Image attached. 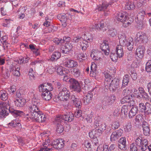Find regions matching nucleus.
Masks as SVG:
<instances>
[{"label": "nucleus", "instance_id": "33", "mask_svg": "<svg viewBox=\"0 0 151 151\" xmlns=\"http://www.w3.org/2000/svg\"><path fill=\"white\" fill-rule=\"evenodd\" d=\"M9 124L12 127H17L19 129H21L22 128L21 124V123L19 120L16 119L12 121Z\"/></svg>", "mask_w": 151, "mask_h": 151}, {"label": "nucleus", "instance_id": "7", "mask_svg": "<svg viewBox=\"0 0 151 151\" xmlns=\"http://www.w3.org/2000/svg\"><path fill=\"white\" fill-rule=\"evenodd\" d=\"M58 95L60 99L66 101L70 97V92L67 90L66 88H63L59 92Z\"/></svg>", "mask_w": 151, "mask_h": 151}, {"label": "nucleus", "instance_id": "52", "mask_svg": "<svg viewBox=\"0 0 151 151\" xmlns=\"http://www.w3.org/2000/svg\"><path fill=\"white\" fill-rule=\"evenodd\" d=\"M145 69L147 72H151V60H148L147 62Z\"/></svg>", "mask_w": 151, "mask_h": 151}, {"label": "nucleus", "instance_id": "12", "mask_svg": "<svg viewBox=\"0 0 151 151\" xmlns=\"http://www.w3.org/2000/svg\"><path fill=\"white\" fill-rule=\"evenodd\" d=\"M64 142L62 139L54 140L52 143V146L56 149H60L63 147Z\"/></svg>", "mask_w": 151, "mask_h": 151}, {"label": "nucleus", "instance_id": "47", "mask_svg": "<svg viewBox=\"0 0 151 151\" xmlns=\"http://www.w3.org/2000/svg\"><path fill=\"white\" fill-rule=\"evenodd\" d=\"M42 113V112L40 111V110H39V111L37 112H35V113H32L29 116V117L30 118L32 119H33L35 120V118L37 117L40 114Z\"/></svg>", "mask_w": 151, "mask_h": 151}, {"label": "nucleus", "instance_id": "40", "mask_svg": "<svg viewBox=\"0 0 151 151\" xmlns=\"http://www.w3.org/2000/svg\"><path fill=\"white\" fill-rule=\"evenodd\" d=\"M46 119V118L45 115H43L42 113L36 118L34 120L39 122H42L45 121Z\"/></svg>", "mask_w": 151, "mask_h": 151}, {"label": "nucleus", "instance_id": "48", "mask_svg": "<svg viewBox=\"0 0 151 151\" xmlns=\"http://www.w3.org/2000/svg\"><path fill=\"white\" fill-rule=\"evenodd\" d=\"M85 37L84 39L89 41L90 42H92L93 40V37L92 35L90 33H86L84 34Z\"/></svg>", "mask_w": 151, "mask_h": 151}, {"label": "nucleus", "instance_id": "35", "mask_svg": "<svg viewBox=\"0 0 151 151\" xmlns=\"http://www.w3.org/2000/svg\"><path fill=\"white\" fill-rule=\"evenodd\" d=\"M65 64L68 68H73L77 66V62L72 60H70L68 62H65Z\"/></svg>", "mask_w": 151, "mask_h": 151}, {"label": "nucleus", "instance_id": "11", "mask_svg": "<svg viewBox=\"0 0 151 151\" xmlns=\"http://www.w3.org/2000/svg\"><path fill=\"white\" fill-rule=\"evenodd\" d=\"M102 53L100 52L93 49L91 52L90 56L94 60H101V57Z\"/></svg>", "mask_w": 151, "mask_h": 151}, {"label": "nucleus", "instance_id": "23", "mask_svg": "<svg viewBox=\"0 0 151 151\" xmlns=\"http://www.w3.org/2000/svg\"><path fill=\"white\" fill-rule=\"evenodd\" d=\"M14 101L15 106L18 107H23L26 103L25 99L23 98L17 99Z\"/></svg>", "mask_w": 151, "mask_h": 151}, {"label": "nucleus", "instance_id": "2", "mask_svg": "<svg viewBox=\"0 0 151 151\" xmlns=\"http://www.w3.org/2000/svg\"><path fill=\"white\" fill-rule=\"evenodd\" d=\"M93 127L95 128L89 133V137L92 139H95L102 133L106 129V125L104 124L95 121Z\"/></svg>", "mask_w": 151, "mask_h": 151}, {"label": "nucleus", "instance_id": "4", "mask_svg": "<svg viewBox=\"0 0 151 151\" xmlns=\"http://www.w3.org/2000/svg\"><path fill=\"white\" fill-rule=\"evenodd\" d=\"M148 106L150 104L148 102H146L145 104L142 102L140 103L139 105V108L141 112H144L145 115H148L151 113V108Z\"/></svg>", "mask_w": 151, "mask_h": 151}, {"label": "nucleus", "instance_id": "55", "mask_svg": "<svg viewBox=\"0 0 151 151\" xmlns=\"http://www.w3.org/2000/svg\"><path fill=\"white\" fill-rule=\"evenodd\" d=\"M108 33L109 35L112 37H114L117 34V32L114 29L109 30L108 31Z\"/></svg>", "mask_w": 151, "mask_h": 151}, {"label": "nucleus", "instance_id": "32", "mask_svg": "<svg viewBox=\"0 0 151 151\" xmlns=\"http://www.w3.org/2000/svg\"><path fill=\"white\" fill-rule=\"evenodd\" d=\"M19 70L20 69L18 67L16 68L12 66L10 67L9 71L10 72H13L12 74L14 76H19L20 75Z\"/></svg>", "mask_w": 151, "mask_h": 151}, {"label": "nucleus", "instance_id": "29", "mask_svg": "<svg viewBox=\"0 0 151 151\" xmlns=\"http://www.w3.org/2000/svg\"><path fill=\"white\" fill-rule=\"evenodd\" d=\"M73 47V45L70 43V42H67L65 44L64 47L61 52L64 53H68L69 51L71 50Z\"/></svg>", "mask_w": 151, "mask_h": 151}, {"label": "nucleus", "instance_id": "36", "mask_svg": "<svg viewBox=\"0 0 151 151\" xmlns=\"http://www.w3.org/2000/svg\"><path fill=\"white\" fill-rule=\"evenodd\" d=\"M82 50L85 51L88 47V42L85 40L81 41L79 43Z\"/></svg>", "mask_w": 151, "mask_h": 151}, {"label": "nucleus", "instance_id": "38", "mask_svg": "<svg viewBox=\"0 0 151 151\" xmlns=\"http://www.w3.org/2000/svg\"><path fill=\"white\" fill-rule=\"evenodd\" d=\"M130 107L129 105H123L121 109V113L122 114H124L125 116H127L129 109Z\"/></svg>", "mask_w": 151, "mask_h": 151}, {"label": "nucleus", "instance_id": "41", "mask_svg": "<svg viewBox=\"0 0 151 151\" xmlns=\"http://www.w3.org/2000/svg\"><path fill=\"white\" fill-rule=\"evenodd\" d=\"M124 8L125 9L133 10L134 8V5L132 2L129 1L126 3Z\"/></svg>", "mask_w": 151, "mask_h": 151}, {"label": "nucleus", "instance_id": "61", "mask_svg": "<svg viewBox=\"0 0 151 151\" xmlns=\"http://www.w3.org/2000/svg\"><path fill=\"white\" fill-rule=\"evenodd\" d=\"M127 18H126V19H125V20H123V22H122L123 23V26L125 27H127L131 24V23L128 21V20H127Z\"/></svg>", "mask_w": 151, "mask_h": 151}, {"label": "nucleus", "instance_id": "54", "mask_svg": "<svg viewBox=\"0 0 151 151\" xmlns=\"http://www.w3.org/2000/svg\"><path fill=\"white\" fill-rule=\"evenodd\" d=\"M104 76L105 77V81L107 82H110L112 80H113L110 75L107 72L104 73Z\"/></svg>", "mask_w": 151, "mask_h": 151}, {"label": "nucleus", "instance_id": "6", "mask_svg": "<svg viewBox=\"0 0 151 151\" xmlns=\"http://www.w3.org/2000/svg\"><path fill=\"white\" fill-rule=\"evenodd\" d=\"M120 45L126 46L129 50H132L133 48V39L132 37H129L128 40L126 39L123 40L122 42H119Z\"/></svg>", "mask_w": 151, "mask_h": 151}, {"label": "nucleus", "instance_id": "14", "mask_svg": "<svg viewBox=\"0 0 151 151\" xmlns=\"http://www.w3.org/2000/svg\"><path fill=\"white\" fill-rule=\"evenodd\" d=\"M119 84V81L116 78L112 80L109 84V89L111 91H114L118 88Z\"/></svg>", "mask_w": 151, "mask_h": 151}, {"label": "nucleus", "instance_id": "39", "mask_svg": "<svg viewBox=\"0 0 151 151\" xmlns=\"http://www.w3.org/2000/svg\"><path fill=\"white\" fill-rule=\"evenodd\" d=\"M43 147H42L40 149L41 150L42 149H50L49 150H48V151L51 150L52 148H50L48 147L50 145L52 146V143L50 142V140L49 138H47V140L45 141V142H44L43 144Z\"/></svg>", "mask_w": 151, "mask_h": 151}, {"label": "nucleus", "instance_id": "5", "mask_svg": "<svg viewBox=\"0 0 151 151\" xmlns=\"http://www.w3.org/2000/svg\"><path fill=\"white\" fill-rule=\"evenodd\" d=\"M69 82L70 83V87L73 91L79 92L81 91V87L78 82L73 78H70Z\"/></svg>", "mask_w": 151, "mask_h": 151}, {"label": "nucleus", "instance_id": "56", "mask_svg": "<svg viewBox=\"0 0 151 151\" xmlns=\"http://www.w3.org/2000/svg\"><path fill=\"white\" fill-rule=\"evenodd\" d=\"M119 126V122L117 121H115L113 122L111 124L112 128L114 129H115L118 128Z\"/></svg>", "mask_w": 151, "mask_h": 151}, {"label": "nucleus", "instance_id": "60", "mask_svg": "<svg viewBox=\"0 0 151 151\" xmlns=\"http://www.w3.org/2000/svg\"><path fill=\"white\" fill-rule=\"evenodd\" d=\"M45 86L47 88V90L48 91H50L53 90V88L52 86V85L50 83H45Z\"/></svg>", "mask_w": 151, "mask_h": 151}, {"label": "nucleus", "instance_id": "21", "mask_svg": "<svg viewBox=\"0 0 151 151\" xmlns=\"http://www.w3.org/2000/svg\"><path fill=\"white\" fill-rule=\"evenodd\" d=\"M142 125L144 134L146 136L149 135L150 133V129L148 123L145 121H143Z\"/></svg>", "mask_w": 151, "mask_h": 151}, {"label": "nucleus", "instance_id": "10", "mask_svg": "<svg viewBox=\"0 0 151 151\" xmlns=\"http://www.w3.org/2000/svg\"><path fill=\"white\" fill-rule=\"evenodd\" d=\"M55 121L57 123L56 131L58 133H60L64 130V127L62 124L64 122L62 121L60 117H57L55 119Z\"/></svg>", "mask_w": 151, "mask_h": 151}, {"label": "nucleus", "instance_id": "24", "mask_svg": "<svg viewBox=\"0 0 151 151\" xmlns=\"http://www.w3.org/2000/svg\"><path fill=\"white\" fill-rule=\"evenodd\" d=\"M93 94L91 92H89L83 99V102L85 105H87L91 102Z\"/></svg>", "mask_w": 151, "mask_h": 151}, {"label": "nucleus", "instance_id": "16", "mask_svg": "<svg viewBox=\"0 0 151 151\" xmlns=\"http://www.w3.org/2000/svg\"><path fill=\"white\" fill-rule=\"evenodd\" d=\"M62 121H67L69 122H71L73 119V115L71 112H68L66 114L60 116Z\"/></svg>", "mask_w": 151, "mask_h": 151}, {"label": "nucleus", "instance_id": "26", "mask_svg": "<svg viewBox=\"0 0 151 151\" xmlns=\"http://www.w3.org/2000/svg\"><path fill=\"white\" fill-rule=\"evenodd\" d=\"M145 13L144 11H142L139 12L137 15V20L136 22L140 24H142L144 20Z\"/></svg>", "mask_w": 151, "mask_h": 151}, {"label": "nucleus", "instance_id": "22", "mask_svg": "<svg viewBox=\"0 0 151 151\" xmlns=\"http://www.w3.org/2000/svg\"><path fill=\"white\" fill-rule=\"evenodd\" d=\"M126 140L125 137H122L119 139L118 142V147L121 150L125 149Z\"/></svg>", "mask_w": 151, "mask_h": 151}, {"label": "nucleus", "instance_id": "50", "mask_svg": "<svg viewBox=\"0 0 151 151\" xmlns=\"http://www.w3.org/2000/svg\"><path fill=\"white\" fill-rule=\"evenodd\" d=\"M129 76L128 75H125L123 79L122 80V85L124 86L127 85L129 82Z\"/></svg>", "mask_w": 151, "mask_h": 151}, {"label": "nucleus", "instance_id": "58", "mask_svg": "<svg viewBox=\"0 0 151 151\" xmlns=\"http://www.w3.org/2000/svg\"><path fill=\"white\" fill-rule=\"evenodd\" d=\"M123 93L124 96H128L129 95H131V91L127 88L123 90Z\"/></svg>", "mask_w": 151, "mask_h": 151}, {"label": "nucleus", "instance_id": "51", "mask_svg": "<svg viewBox=\"0 0 151 151\" xmlns=\"http://www.w3.org/2000/svg\"><path fill=\"white\" fill-rule=\"evenodd\" d=\"M118 38L119 40V43L121 42L122 43L123 40L126 39V34L124 33H121L119 34L118 36Z\"/></svg>", "mask_w": 151, "mask_h": 151}, {"label": "nucleus", "instance_id": "18", "mask_svg": "<svg viewBox=\"0 0 151 151\" xmlns=\"http://www.w3.org/2000/svg\"><path fill=\"white\" fill-rule=\"evenodd\" d=\"M101 48L106 55H108L109 52V47L107 41L103 42L100 45Z\"/></svg>", "mask_w": 151, "mask_h": 151}, {"label": "nucleus", "instance_id": "25", "mask_svg": "<svg viewBox=\"0 0 151 151\" xmlns=\"http://www.w3.org/2000/svg\"><path fill=\"white\" fill-rule=\"evenodd\" d=\"M138 111L137 106H132L128 114L129 118H130L134 116L137 113Z\"/></svg>", "mask_w": 151, "mask_h": 151}, {"label": "nucleus", "instance_id": "37", "mask_svg": "<svg viewBox=\"0 0 151 151\" xmlns=\"http://www.w3.org/2000/svg\"><path fill=\"white\" fill-rule=\"evenodd\" d=\"M116 19L119 21L123 22V20L126 19V18H127V17L124 15L123 13L119 12L117 13L116 17Z\"/></svg>", "mask_w": 151, "mask_h": 151}, {"label": "nucleus", "instance_id": "45", "mask_svg": "<svg viewBox=\"0 0 151 151\" xmlns=\"http://www.w3.org/2000/svg\"><path fill=\"white\" fill-rule=\"evenodd\" d=\"M132 125L130 122H128L124 127V129L125 132H129L132 129Z\"/></svg>", "mask_w": 151, "mask_h": 151}, {"label": "nucleus", "instance_id": "44", "mask_svg": "<svg viewBox=\"0 0 151 151\" xmlns=\"http://www.w3.org/2000/svg\"><path fill=\"white\" fill-rule=\"evenodd\" d=\"M0 98L3 100H6L8 98V93L5 91L1 90L0 91Z\"/></svg>", "mask_w": 151, "mask_h": 151}, {"label": "nucleus", "instance_id": "1", "mask_svg": "<svg viewBox=\"0 0 151 151\" xmlns=\"http://www.w3.org/2000/svg\"><path fill=\"white\" fill-rule=\"evenodd\" d=\"M9 112L12 114H15L17 116H19L23 113V112L22 111L15 110L12 107H10L8 101L3 102L1 104L0 117H5V116L8 115Z\"/></svg>", "mask_w": 151, "mask_h": 151}, {"label": "nucleus", "instance_id": "62", "mask_svg": "<svg viewBox=\"0 0 151 151\" xmlns=\"http://www.w3.org/2000/svg\"><path fill=\"white\" fill-rule=\"evenodd\" d=\"M141 95L142 97L146 101L149 100L150 99V96L145 92L143 93Z\"/></svg>", "mask_w": 151, "mask_h": 151}, {"label": "nucleus", "instance_id": "17", "mask_svg": "<svg viewBox=\"0 0 151 151\" xmlns=\"http://www.w3.org/2000/svg\"><path fill=\"white\" fill-rule=\"evenodd\" d=\"M109 4L107 3H103L102 5L99 6L98 8V10L100 11H103L104 12V15L106 16L109 14V12L107 10V7L108 6Z\"/></svg>", "mask_w": 151, "mask_h": 151}, {"label": "nucleus", "instance_id": "34", "mask_svg": "<svg viewBox=\"0 0 151 151\" xmlns=\"http://www.w3.org/2000/svg\"><path fill=\"white\" fill-rule=\"evenodd\" d=\"M141 146L139 147V149L141 151H145L148 148L147 146V139H144L142 140L141 142Z\"/></svg>", "mask_w": 151, "mask_h": 151}, {"label": "nucleus", "instance_id": "31", "mask_svg": "<svg viewBox=\"0 0 151 151\" xmlns=\"http://www.w3.org/2000/svg\"><path fill=\"white\" fill-rule=\"evenodd\" d=\"M69 37H64L63 38V39H58V38H55L53 40V42L56 44L58 45L60 43H62L65 42H67L70 39Z\"/></svg>", "mask_w": 151, "mask_h": 151}, {"label": "nucleus", "instance_id": "43", "mask_svg": "<svg viewBox=\"0 0 151 151\" xmlns=\"http://www.w3.org/2000/svg\"><path fill=\"white\" fill-rule=\"evenodd\" d=\"M60 56V53L58 52H55L52 55L50 60L51 61H53L59 58Z\"/></svg>", "mask_w": 151, "mask_h": 151}, {"label": "nucleus", "instance_id": "9", "mask_svg": "<svg viewBox=\"0 0 151 151\" xmlns=\"http://www.w3.org/2000/svg\"><path fill=\"white\" fill-rule=\"evenodd\" d=\"M145 50V47L143 46H139L138 47L135 53L136 55L139 58V60H138L137 62H136V66H135V67H137V66H138V65L139 64L140 59L142 58L143 56Z\"/></svg>", "mask_w": 151, "mask_h": 151}, {"label": "nucleus", "instance_id": "15", "mask_svg": "<svg viewBox=\"0 0 151 151\" xmlns=\"http://www.w3.org/2000/svg\"><path fill=\"white\" fill-rule=\"evenodd\" d=\"M116 98L114 96H106L104 99L102 101V103L105 106H107L111 104L115 100Z\"/></svg>", "mask_w": 151, "mask_h": 151}, {"label": "nucleus", "instance_id": "59", "mask_svg": "<svg viewBox=\"0 0 151 151\" xmlns=\"http://www.w3.org/2000/svg\"><path fill=\"white\" fill-rule=\"evenodd\" d=\"M73 115V117L75 116L77 118L80 117L82 116L81 110H78L76 112L74 113Z\"/></svg>", "mask_w": 151, "mask_h": 151}, {"label": "nucleus", "instance_id": "13", "mask_svg": "<svg viewBox=\"0 0 151 151\" xmlns=\"http://www.w3.org/2000/svg\"><path fill=\"white\" fill-rule=\"evenodd\" d=\"M70 99L73 102V104L76 107L80 108L81 107L82 104L81 99L77 98L76 96L73 95H71L70 97Z\"/></svg>", "mask_w": 151, "mask_h": 151}, {"label": "nucleus", "instance_id": "28", "mask_svg": "<svg viewBox=\"0 0 151 151\" xmlns=\"http://www.w3.org/2000/svg\"><path fill=\"white\" fill-rule=\"evenodd\" d=\"M116 52L117 57L119 58L122 57L124 54L123 49L121 45H117L116 46Z\"/></svg>", "mask_w": 151, "mask_h": 151}, {"label": "nucleus", "instance_id": "64", "mask_svg": "<svg viewBox=\"0 0 151 151\" xmlns=\"http://www.w3.org/2000/svg\"><path fill=\"white\" fill-rule=\"evenodd\" d=\"M83 39L82 37L79 36H77L75 37L73 39V41L76 42H78L79 41H81V39Z\"/></svg>", "mask_w": 151, "mask_h": 151}, {"label": "nucleus", "instance_id": "42", "mask_svg": "<svg viewBox=\"0 0 151 151\" xmlns=\"http://www.w3.org/2000/svg\"><path fill=\"white\" fill-rule=\"evenodd\" d=\"M135 124L136 125H138L139 123L141 122L143 120L142 115L141 114H139L137 115L135 118Z\"/></svg>", "mask_w": 151, "mask_h": 151}, {"label": "nucleus", "instance_id": "46", "mask_svg": "<svg viewBox=\"0 0 151 151\" xmlns=\"http://www.w3.org/2000/svg\"><path fill=\"white\" fill-rule=\"evenodd\" d=\"M57 71L59 74L61 75H65L66 73L65 68H63L62 67H58Z\"/></svg>", "mask_w": 151, "mask_h": 151}, {"label": "nucleus", "instance_id": "27", "mask_svg": "<svg viewBox=\"0 0 151 151\" xmlns=\"http://www.w3.org/2000/svg\"><path fill=\"white\" fill-rule=\"evenodd\" d=\"M52 94L50 91H47L42 93L41 96L42 99L46 101H49L51 99Z\"/></svg>", "mask_w": 151, "mask_h": 151}, {"label": "nucleus", "instance_id": "63", "mask_svg": "<svg viewBox=\"0 0 151 151\" xmlns=\"http://www.w3.org/2000/svg\"><path fill=\"white\" fill-rule=\"evenodd\" d=\"M142 140L139 138L138 137L135 140V142L137 145V147H139L141 146V142Z\"/></svg>", "mask_w": 151, "mask_h": 151}, {"label": "nucleus", "instance_id": "57", "mask_svg": "<svg viewBox=\"0 0 151 151\" xmlns=\"http://www.w3.org/2000/svg\"><path fill=\"white\" fill-rule=\"evenodd\" d=\"M139 150V147H137L134 143L132 144L130 146V151H138V150Z\"/></svg>", "mask_w": 151, "mask_h": 151}, {"label": "nucleus", "instance_id": "30", "mask_svg": "<svg viewBox=\"0 0 151 151\" xmlns=\"http://www.w3.org/2000/svg\"><path fill=\"white\" fill-rule=\"evenodd\" d=\"M99 30L103 31H106L108 28L109 26V23L108 22L102 21L100 22L99 24Z\"/></svg>", "mask_w": 151, "mask_h": 151}, {"label": "nucleus", "instance_id": "49", "mask_svg": "<svg viewBox=\"0 0 151 151\" xmlns=\"http://www.w3.org/2000/svg\"><path fill=\"white\" fill-rule=\"evenodd\" d=\"M72 74L75 77H78L80 76L81 71L78 69L75 68L73 70Z\"/></svg>", "mask_w": 151, "mask_h": 151}, {"label": "nucleus", "instance_id": "3", "mask_svg": "<svg viewBox=\"0 0 151 151\" xmlns=\"http://www.w3.org/2000/svg\"><path fill=\"white\" fill-rule=\"evenodd\" d=\"M39 103V100L35 98L33 99L32 101V104L27 106V110L29 113L26 115L29 116L32 113H35L39 111V109L37 105Z\"/></svg>", "mask_w": 151, "mask_h": 151}, {"label": "nucleus", "instance_id": "53", "mask_svg": "<svg viewBox=\"0 0 151 151\" xmlns=\"http://www.w3.org/2000/svg\"><path fill=\"white\" fill-rule=\"evenodd\" d=\"M45 84H42L40 85L39 86V89L40 92H42L43 93L44 92L47 91V88L45 87Z\"/></svg>", "mask_w": 151, "mask_h": 151}, {"label": "nucleus", "instance_id": "20", "mask_svg": "<svg viewBox=\"0 0 151 151\" xmlns=\"http://www.w3.org/2000/svg\"><path fill=\"white\" fill-rule=\"evenodd\" d=\"M137 39L142 43L146 42L148 41V38L145 33L142 32H139L137 34Z\"/></svg>", "mask_w": 151, "mask_h": 151}, {"label": "nucleus", "instance_id": "19", "mask_svg": "<svg viewBox=\"0 0 151 151\" xmlns=\"http://www.w3.org/2000/svg\"><path fill=\"white\" fill-rule=\"evenodd\" d=\"M60 21L63 23L62 24V25L65 27L66 26V22L67 20L71 17V15L68 14H65L64 13L62 14H60Z\"/></svg>", "mask_w": 151, "mask_h": 151}, {"label": "nucleus", "instance_id": "8", "mask_svg": "<svg viewBox=\"0 0 151 151\" xmlns=\"http://www.w3.org/2000/svg\"><path fill=\"white\" fill-rule=\"evenodd\" d=\"M123 132V130L121 129L114 131L110 136V140L111 142L116 140L121 137Z\"/></svg>", "mask_w": 151, "mask_h": 151}]
</instances>
